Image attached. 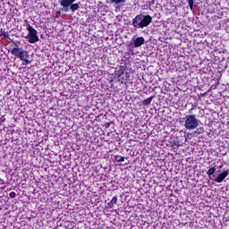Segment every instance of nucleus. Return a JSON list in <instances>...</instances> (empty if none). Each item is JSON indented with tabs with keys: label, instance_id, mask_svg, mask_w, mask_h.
<instances>
[{
	"label": "nucleus",
	"instance_id": "nucleus-1",
	"mask_svg": "<svg viewBox=\"0 0 229 229\" xmlns=\"http://www.w3.org/2000/svg\"><path fill=\"white\" fill-rule=\"evenodd\" d=\"M152 21L153 18L151 15L138 14L135 18L132 19V26L133 28L138 29L148 28Z\"/></svg>",
	"mask_w": 229,
	"mask_h": 229
},
{
	"label": "nucleus",
	"instance_id": "nucleus-2",
	"mask_svg": "<svg viewBox=\"0 0 229 229\" xmlns=\"http://www.w3.org/2000/svg\"><path fill=\"white\" fill-rule=\"evenodd\" d=\"M11 55L13 56H16V58H20L21 60L22 65H30L31 61L30 60V53L27 50H21L19 47H13L11 50Z\"/></svg>",
	"mask_w": 229,
	"mask_h": 229
},
{
	"label": "nucleus",
	"instance_id": "nucleus-3",
	"mask_svg": "<svg viewBox=\"0 0 229 229\" xmlns=\"http://www.w3.org/2000/svg\"><path fill=\"white\" fill-rule=\"evenodd\" d=\"M199 126V121L196 119L195 114H188L185 117L184 128L186 130H196Z\"/></svg>",
	"mask_w": 229,
	"mask_h": 229
},
{
	"label": "nucleus",
	"instance_id": "nucleus-4",
	"mask_svg": "<svg viewBox=\"0 0 229 229\" xmlns=\"http://www.w3.org/2000/svg\"><path fill=\"white\" fill-rule=\"evenodd\" d=\"M27 30L29 31V42L30 44H35L36 42H38V32L35 28H33L31 25L28 24Z\"/></svg>",
	"mask_w": 229,
	"mask_h": 229
},
{
	"label": "nucleus",
	"instance_id": "nucleus-5",
	"mask_svg": "<svg viewBox=\"0 0 229 229\" xmlns=\"http://www.w3.org/2000/svg\"><path fill=\"white\" fill-rule=\"evenodd\" d=\"M76 0H59L58 3L60 6H62L64 9V12H69V6L72 4V3H75Z\"/></svg>",
	"mask_w": 229,
	"mask_h": 229
},
{
	"label": "nucleus",
	"instance_id": "nucleus-6",
	"mask_svg": "<svg viewBox=\"0 0 229 229\" xmlns=\"http://www.w3.org/2000/svg\"><path fill=\"white\" fill-rule=\"evenodd\" d=\"M145 42L146 39H144V37H139L134 40V42L131 43V46H132V47H140V46H143Z\"/></svg>",
	"mask_w": 229,
	"mask_h": 229
},
{
	"label": "nucleus",
	"instance_id": "nucleus-7",
	"mask_svg": "<svg viewBox=\"0 0 229 229\" xmlns=\"http://www.w3.org/2000/svg\"><path fill=\"white\" fill-rule=\"evenodd\" d=\"M228 173L229 170H225L223 173L219 174L218 176L215 179V182H216V183H221L223 180H225V178L228 176Z\"/></svg>",
	"mask_w": 229,
	"mask_h": 229
},
{
	"label": "nucleus",
	"instance_id": "nucleus-8",
	"mask_svg": "<svg viewBox=\"0 0 229 229\" xmlns=\"http://www.w3.org/2000/svg\"><path fill=\"white\" fill-rule=\"evenodd\" d=\"M124 71H126V67L123 65L119 66V69L114 71V76L121 78L124 74Z\"/></svg>",
	"mask_w": 229,
	"mask_h": 229
},
{
	"label": "nucleus",
	"instance_id": "nucleus-9",
	"mask_svg": "<svg viewBox=\"0 0 229 229\" xmlns=\"http://www.w3.org/2000/svg\"><path fill=\"white\" fill-rule=\"evenodd\" d=\"M114 205H117V196L113 197L111 201L107 203V208H114Z\"/></svg>",
	"mask_w": 229,
	"mask_h": 229
},
{
	"label": "nucleus",
	"instance_id": "nucleus-10",
	"mask_svg": "<svg viewBox=\"0 0 229 229\" xmlns=\"http://www.w3.org/2000/svg\"><path fill=\"white\" fill-rule=\"evenodd\" d=\"M71 12L74 13L76 10H80V4H71L69 6Z\"/></svg>",
	"mask_w": 229,
	"mask_h": 229
},
{
	"label": "nucleus",
	"instance_id": "nucleus-11",
	"mask_svg": "<svg viewBox=\"0 0 229 229\" xmlns=\"http://www.w3.org/2000/svg\"><path fill=\"white\" fill-rule=\"evenodd\" d=\"M170 146H171V148H173L174 149H178V148H179V146H180V141H178V140L170 141Z\"/></svg>",
	"mask_w": 229,
	"mask_h": 229
},
{
	"label": "nucleus",
	"instance_id": "nucleus-12",
	"mask_svg": "<svg viewBox=\"0 0 229 229\" xmlns=\"http://www.w3.org/2000/svg\"><path fill=\"white\" fill-rule=\"evenodd\" d=\"M154 98H155V97H150V98L143 100V105L145 106H148V105H151V101H153Z\"/></svg>",
	"mask_w": 229,
	"mask_h": 229
},
{
	"label": "nucleus",
	"instance_id": "nucleus-13",
	"mask_svg": "<svg viewBox=\"0 0 229 229\" xmlns=\"http://www.w3.org/2000/svg\"><path fill=\"white\" fill-rule=\"evenodd\" d=\"M214 173H216V166H213L207 171L208 176H212Z\"/></svg>",
	"mask_w": 229,
	"mask_h": 229
},
{
	"label": "nucleus",
	"instance_id": "nucleus-14",
	"mask_svg": "<svg viewBox=\"0 0 229 229\" xmlns=\"http://www.w3.org/2000/svg\"><path fill=\"white\" fill-rule=\"evenodd\" d=\"M0 37H4V38H10V34L6 31H2Z\"/></svg>",
	"mask_w": 229,
	"mask_h": 229
},
{
	"label": "nucleus",
	"instance_id": "nucleus-15",
	"mask_svg": "<svg viewBox=\"0 0 229 229\" xmlns=\"http://www.w3.org/2000/svg\"><path fill=\"white\" fill-rule=\"evenodd\" d=\"M116 162H124V157L123 156H115Z\"/></svg>",
	"mask_w": 229,
	"mask_h": 229
},
{
	"label": "nucleus",
	"instance_id": "nucleus-16",
	"mask_svg": "<svg viewBox=\"0 0 229 229\" xmlns=\"http://www.w3.org/2000/svg\"><path fill=\"white\" fill-rule=\"evenodd\" d=\"M188 4H189L191 10H192V8L194 6V0H188Z\"/></svg>",
	"mask_w": 229,
	"mask_h": 229
},
{
	"label": "nucleus",
	"instance_id": "nucleus-17",
	"mask_svg": "<svg viewBox=\"0 0 229 229\" xmlns=\"http://www.w3.org/2000/svg\"><path fill=\"white\" fill-rule=\"evenodd\" d=\"M203 131V128H198L196 131H195V133H197V135H199L201 134Z\"/></svg>",
	"mask_w": 229,
	"mask_h": 229
},
{
	"label": "nucleus",
	"instance_id": "nucleus-18",
	"mask_svg": "<svg viewBox=\"0 0 229 229\" xmlns=\"http://www.w3.org/2000/svg\"><path fill=\"white\" fill-rule=\"evenodd\" d=\"M217 89V85L214 84L210 87V90H216Z\"/></svg>",
	"mask_w": 229,
	"mask_h": 229
},
{
	"label": "nucleus",
	"instance_id": "nucleus-19",
	"mask_svg": "<svg viewBox=\"0 0 229 229\" xmlns=\"http://www.w3.org/2000/svg\"><path fill=\"white\" fill-rule=\"evenodd\" d=\"M1 121L2 123H4V121H6V118L4 117V115L1 117Z\"/></svg>",
	"mask_w": 229,
	"mask_h": 229
},
{
	"label": "nucleus",
	"instance_id": "nucleus-20",
	"mask_svg": "<svg viewBox=\"0 0 229 229\" xmlns=\"http://www.w3.org/2000/svg\"><path fill=\"white\" fill-rule=\"evenodd\" d=\"M197 106H198L192 104L191 108H192L193 110H196Z\"/></svg>",
	"mask_w": 229,
	"mask_h": 229
},
{
	"label": "nucleus",
	"instance_id": "nucleus-21",
	"mask_svg": "<svg viewBox=\"0 0 229 229\" xmlns=\"http://www.w3.org/2000/svg\"><path fill=\"white\" fill-rule=\"evenodd\" d=\"M3 183H4V181L0 178V185H3Z\"/></svg>",
	"mask_w": 229,
	"mask_h": 229
},
{
	"label": "nucleus",
	"instance_id": "nucleus-22",
	"mask_svg": "<svg viewBox=\"0 0 229 229\" xmlns=\"http://www.w3.org/2000/svg\"><path fill=\"white\" fill-rule=\"evenodd\" d=\"M194 109H192V107L191 108V109H189V114H192V111H193Z\"/></svg>",
	"mask_w": 229,
	"mask_h": 229
},
{
	"label": "nucleus",
	"instance_id": "nucleus-23",
	"mask_svg": "<svg viewBox=\"0 0 229 229\" xmlns=\"http://www.w3.org/2000/svg\"><path fill=\"white\" fill-rule=\"evenodd\" d=\"M215 85H216V87H219V81H216Z\"/></svg>",
	"mask_w": 229,
	"mask_h": 229
},
{
	"label": "nucleus",
	"instance_id": "nucleus-24",
	"mask_svg": "<svg viewBox=\"0 0 229 229\" xmlns=\"http://www.w3.org/2000/svg\"><path fill=\"white\" fill-rule=\"evenodd\" d=\"M60 13H61L60 11H57V12H56V15H58V14H60Z\"/></svg>",
	"mask_w": 229,
	"mask_h": 229
},
{
	"label": "nucleus",
	"instance_id": "nucleus-25",
	"mask_svg": "<svg viewBox=\"0 0 229 229\" xmlns=\"http://www.w3.org/2000/svg\"><path fill=\"white\" fill-rule=\"evenodd\" d=\"M128 74H129V73H128V72H126V73H125V76H128Z\"/></svg>",
	"mask_w": 229,
	"mask_h": 229
},
{
	"label": "nucleus",
	"instance_id": "nucleus-26",
	"mask_svg": "<svg viewBox=\"0 0 229 229\" xmlns=\"http://www.w3.org/2000/svg\"><path fill=\"white\" fill-rule=\"evenodd\" d=\"M223 167V165H220V168Z\"/></svg>",
	"mask_w": 229,
	"mask_h": 229
}]
</instances>
